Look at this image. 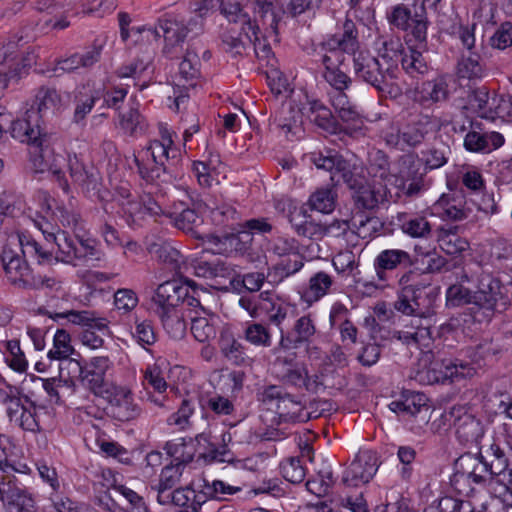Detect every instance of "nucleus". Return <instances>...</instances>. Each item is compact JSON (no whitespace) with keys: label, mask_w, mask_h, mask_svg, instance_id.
<instances>
[{"label":"nucleus","mask_w":512,"mask_h":512,"mask_svg":"<svg viewBox=\"0 0 512 512\" xmlns=\"http://www.w3.org/2000/svg\"><path fill=\"white\" fill-rule=\"evenodd\" d=\"M398 284L399 290L393 307L397 312L415 318L403 330L394 331L392 337L409 347L427 348L431 343L432 333L430 325L424 321L432 313L440 289L413 270L403 273Z\"/></svg>","instance_id":"1"},{"label":"nucleus","mask_w":512,"mask_h":512,"mask_svg":"<svg viewBox=\"0 0 512 512\" xmlns=\"http://www.w3.org/2000/svg\"><path fill=\"white\" fill-rule=\"evenodd\" d=\"M45 238L47 242L56 245L55 261L57 262L77 266L100 260L96 242L91 238L72 237L65 231H58L56 234L48 233Z\"/></svg>","instance_id":"2"},{"label":"nucleus","mask_w":512,"mask_h":512,"mask_svg":"<svg viewBox=\"0 0 512 512\" xmlns=\"http://www.w3.org/2000/svg\"><path fill=\"white\" fill-rule=\"evenodd\" d=\"M31 163L35 172H50L59 183V186L65 191H69L68 181L65 179L62 170L67 159L56 152L53 138L45 134L31 149Z\"/></svg>","instance_id":"3"},{"label":"nucleus","mask_w":512,"mask_h":512,"mask_svg":"<svg viewBox=\"0 0 512 512\" xmlns=\"http://www.w3.org/2000/svg\"><path fill=\"white\" fill-rule=\"evenodd\" d=\"M476 306L489 316L506 310L510 304L509 290L502 281L490 273L477 275Z\"/></svg>","instance_id":"4"},{"label":"nucleus","mask_w":512,"mask_h":512,"mask_svg":"<svg viewBox=\"0 0 512 512\" xmlns=\"http://www.w3.org/2000/svg\"><path fill=\"white\" fill-rule=\"evenodd\" d=\"M355 77L367 83L381 93H391L392 81L396 75L392 70L383 67L380 60L367 51H359L353 56Z\"/></svg>","instance_id":"5"},{"label":"nucleus","mask_w":512,"mask_h":512,"mask_svg":"<svg viewBox=\"0 0 512 512\" xmlns=\"http://www.w3.org/2000/svg\"><path fill=\"white\" fill-rule=\"evenodd\" d=\"M111 361L106 356L93 357L90 362L82 366L75 359L67 361V369L73 377H78L82 385L88 388L96 396H104L112 386L105 380Z\"/></svg>","instance_id":"6"},{"label":"nucleus","mask_w":512,"mask_h":512,"mask_svg":"<svg viewBox=\"0 0 512 512\" xmlns=\"http://www.w3.org/2000/svg\"><path fill=\"white\" fill-rule=\"evenodd\" d=\"M260 402L275 404L276 413L285 422H305L309 413L305 411L302 401L283 391L280 386L269 385L257 394Z\"/></svg>","instance_id":"7"},{"label":"nucleus","mask_w":512,"mask_h":512,"mask_svg":"<svg viewBox=\"0 0 512 512\" xmlns=\"http://www.w3.org/2000/svg\"><path fill=\"white\" fill-rule=\"evenodd\" d=\"M269 250L276 256L283 258L275 264L270 275L275 281L294 275L303 267V257L299 251V243L295 238L277 236L269 244Z\"/></svg>","instance_id":"8"},{"label":"nucleus","mask_w":512,"mask_h":512,"mask_svg":"<svg viewBox=\"0 0 512 512\" xmlns=\"http://www.w3.org/2000/svg\"><path fill=\"white\" fill-rule=\"evenodd\" d=\"M186 445L184 443L180 444H172L167 443L166 449L167 453L174 457L176 463L166 465L160 475H159V483L155 487L157 491V495L163 493H169L172 490L176 489V487L181 484L182 478L185 474V468L188 463L193 460V453L184 451L179 454L180 450H184Z\"/></svg>","instance_id":"9"},{"label":"nucleus","mask_w":512,"mask_h":512,"mask_svg":"<svg viewBox=\"0 0 512 512\" xmlns=\"http://www.w3.org/2000/svg\"><path fill=\"white\" fill-rule=\"evenodd\" d=\"M474 374V368L468 363L454 362L450 359L434 357L426 370L419 373L420 380L428 384L444 382L448 379H461Z\"/></svg>","instance_id":"10"},{"label":"nucleus","mask_w":512,"mask_h":512,"mask_svg":"<svg viewBox=\"0 0 512 512\" xmlns=\"http://www.w3.org/2000/svg\"><path fill=\"white\" fill-rule=\"evenodd\" d=\"M0 501L6 512H35L34 499L13 475L0 476Z\"/></svg>","instance_id":"11"},{"label":"nucleus","mask_w":512,"mask_h":512,"mask_svg":"<svg viewBox=\"0 0 512 512\" xmlns=\"http://www.w3.org/2000/svg\"><path fill=\"white\" fill-rule=\"evenodd\" d=\"M442 419L455 427L456 435L463 443L477 442L483 436L481 421L468 413L463 406H453L442 415Z\"/></svg>","instance_id":"12"},{"label":"nucleus","mask_w":512,"mask_h":512,"mask_svg":"<svg viewBox=\"0 0 512 512\" xmlns=\"http://www.w3.org/2000/svg\"><path fill=\"white\" fill-rule=\"evenodd\" d=\"M395 176L408 196L418 194L424 188V172H421V162L415 153H405L394 163Z\"/></svg>","instance_id":"13"},{"label":"nucleus","mask_w":512,"mask_h":512,"mask_svg":"<svg viewBox=\"0 0 512 512\" xmlns=\"http://www.w3.org/2000/svg\"><path fill=\"white\" fill-rule=\"evenodd\" d=\"M102 397L108 401L110 415L118 421H131L141 415L142 409L127 387L113 386Z\"/></svg>","instance_id":"14"},{"label":"nucleus","mask_w":512,"mask_h":512,"mask_svg":"<svg viewBox=\"0 0 512 512\" xmlns=\"http://www.w3.org/2000/svg\"><path fill=\"white\" fill-rule=\"evenodd\" d=\"M132 30H135L137 33L147 31L151 34H154L156 38L161 36L160 31H162L165 40L163 53L169 58L178 57L177 48L184 42L189 31L188 27L185 26L182 22L172 18L159 20L158 28H147L146 26H142L138 28H132Z\"/></svg>","instance_id":"15"},{"label":"nucleus","mask_w":512,"mask_h":512,"mask_svg":"<svg viewBox=\"0 0 512 512\" xmlns=\"http://www.w3.org/2000/svg\"><path fill=\"white\" fill-rule=\"evenodd\" d=\"M170 148L158 140H152L143 152L142 159L135 156L134 162L142 179L152 182L160 177V172L166 170L165 162L169 159Z\"/></svg>","instance_id":"16"},{"label":"nucleus","mask_w":512,"mask_h":512,"mask_svg":"<svg viewBox=\"0 0 512 512\" xmlns=\"http://www.w3.org/2000/svg\"><path fill=\"white\" fill-rule=\"evenodd\" d=\"M317 330L310 315L299 317L293 327L285 332L280 328V339L278 346L275 347L274 353L279 351H289L298 349L302 346H309L315 337Z\"/></svg>","instance_id":"17"},{"label":"nucleus","mask_w":512,"mask_h":512,"mask_svg":"<svg viewBox=\"0 0 512 512\" xmlns=\"http://www.w3.org/2000/svg\"><path fill=\"white\" fill-rule=\"evenodd\" d=\"M1 261L6 277L11 284L23 289L25 286L33 284L29 280L32 272L27 261L8 241L3 248Z\"/></svg>","instance_id":"18"},{"label":"nucleus","mask_w":512,"mask_h":512,"mask_svg":"<svg viewBox=\"0 0 512 512\" xmlns=\"http://www.w3.org/2000/svg\"><path fill=\"white\" fill-rule=\"evenodd\" d=\"M379 468L378 457L371 450L360 451L344 472L343 481L350 486L368 483Z\"/></svg>","instance_id":"19"},{"label":"nucleus","mask_w":512,"mask_h":512,"mask_svg":"<svg viewBox=\"0 0 512 512\" xmlns=\"http://www.w3.org/2000/svg\"><path fill=\"white\" fill-rule=\"evenodd\" d=\"M157 502L160 505H174L182 508L180 512H205L207 510V501L201 494H196L195 490L186 485L172 490L169 493L157 495Z\"/></svg>","instance_id":"20"},{"label":"nucleus","mask_w":512,"mask_h":512,"mask_svg":"<svg viewBox=\"0 0 512 512\" xmlns=\"http://www.w3.org/2000/svg\"><path fill=\"white\" fill-rule=\"evenodd\" d=\"M418 258H413L407 251L402 249H385L381 251L373 262L376 277L381 283L388 280V271L397 268H408L415 265Z\"/></svg>","instance_id":"21"},{"label":"nucleus","mask_w":512,"mask_h":512,"mask_svg":"<svg viewBox=\"0 0 512 512\" xmlns=\"http://www.w3.org/2000/svg\"><path fill=\"white\" fill-rule=\"evenodd\" d=\"M501 102L504 100L496 95L491 97L484 86L472 90L467 96L468 105L478 116L491 121L501 117Z\"/></svg>","instance_id":"22"},{"label":"nucleus","mask_w":512,"mask_h":512,"mask_svg":"<svg viewBox=\"0 0 512 512\" xmlns=\"http://www.w3.org/2000/svg\"><path fill=\"white\" fill-rule=\"evenodd\" d=\"M38 116L35 112H26V117L11 122L10 134L22 143H27L31 148L41 140L42 130L37 123Z\"/></svg>","instance_id":"23"},{"label":"nucleus","mask_w":512,"mask_h":512,"mask_svg":"<svg viewBox=\"0 0 512 512\" xmlns=\"http://www.w3.org/2000/svg\"><path fill=\"white\" fill-rule=\"evenodd\" d=\"M161 320L162 326L167 334L175 339L184 338L187 331L188 312L184 307L167 308L155 310Z\"/></svg>","instance_id":"24"},{"label":"nucleus","mask_w":512,"mask_h":512,"mask_svg":"<svg viewBox=\"0 0 512 512\" xmlns=\"http://www.w3.org/2000/svg\"><path fill=\"white\" fill-rule=\"evenodd\" d=\"M187 295V286L177 280H170L160 284L152 298L155 310L175 308L181 306L180 302Z\"/></svg>","instance_id":"25"},{"label":"nucleus","mask_w":512,"mask_h":512,"mask_svg":"<svg viewBox=\"0 0 512 512\" xmlns=\"http://www.w3.org/2000/svg\"><path fill=\"white\" fill-rule=\"evenodd\" d=\"M334 283V278L330 274L324 271L314 273L309 278L307 286L300 292L302 302L306 303L308 306L318 302L330 293Z\"/></svg>","instance_id":"26"},{"label":"nucleus","mask_w":512,"mask_h":512,"mask_svg":"<svg viewBox=\"0 0 512 512\" xmlns=\"http://www.w3.org/2000/svg\"><path fill=\"white\" fill-rule=\"evenodd\" d=\"M455 467H460L469 476L474 485L484 487L491 481L486 466V459L483 456L462 455L456 460Z\"/></svg>","instance_id":"27"},{"label":"nucleus","mask_w":512,"mask_h":512,"mask_svg":"<svg viewBox=\"0 0 512 512\" xmlns=\"http://www.w3.org/2000/svg\"><path fill=\"white\" fill-rule=\"evenodd\" d=\"M219 347L223 356L234 365L244 366L252 362L248 348L229 331L221 333Z\"/></svg>","instance_id":"28"},{"label":"nucleus","mask_w":512,"mask_h":512,"mask_svg":"<svg viewBox=\"0 0 512 512\" xmlns=\"http://www.w3.org/2000/svg\"><path fill=\"white\" fill-rule=\"evenodd\" d=\"M378 59L385 62V68L392 70V75H396L398 62L404 56V48L399 38L380 37L376 42Z\"/></svg>","instance_id":"29"},{"label":"nucleus","mask_w":512,"mask_h":512,"mask_svg":"<svg viewBox=\"0 0 512 512\" xmlns=\"http://www.w3.org/2000/svg\"><path fill=\"white\" fill-rule=\"evenodd\" d=\"M67 166L72 180L84 190L95 189L98 183L96 169L92 165H86L77 155H68Z\"/></svg>","instance_id":"30"},{"label":"nucleus","mask_w":512,"mask_h":512,"mask_svg":"<svg viewBox=\"0 0 512 512\" xmlns=\"http://www.w3.org/2000/svg\"><path fill=\"white\" fill-rule=\"evenodd\" d=\"M191 266L195 276L209 280H217L218 278L233 279L235 276L234 268L220 260H197Z\"/></svg>","instance_id":"31"},{"label":"nucleus","mask_w":512,"mask_h":512,"mask_svg":"<svg viewBox=\"0 0 512 512\" xmlns=\"http://www.w3.org/2000/svg\"><path fill=\"white\" fill-rule=\"evenodd\" d=\"M429 21L427 17L426 7L414 3V22L413 25L406 30L408 43L418 46L420 49H427V30Z\"/></svg>","instance_id":"32"},{"label":"nucleus","mask_w":512,"mask_h":512,"mask_svg":"<svg viewBox=\"0 0 512 512\" xmlns=\"http://www.w3.org/2000/svg\"><path fill=\"white\" fill-rule=\"evenodd\" d=\"M37 106V116L44 117L48 114L54 115L63 107V101L60 93L52 87L39 88L35 96Z\"/></svg>","instance_id":"33"},{"label":"nucleus","mask_w":512,"mask_h":512,"mask_svg":"<svg viewBox=\"0 0 512 512\" xmlns=\"http://www.w3.org/2000/svg\"><path fill=\"white\" fill-rule=\"evenodd\" d=\"M259 307L261 314L264 313L269 321L277 327H280L287 317V305L270 292L260 293Z\"/></svg>","instance_id":"34"},{"label":"nucleus","mask_w":512,"mask_h":512,"mask_svg":"<svg viewBox=\"0 0 512 512\" xmlns=\"http://www.w3.org/2000/svg\"><path fill=\"white\" fill-rule=\"evenodd\" d=\"M168 216L171 223L179 230L197 239L202 237L199 228L203 224V219L194 209L186 208L179 213H170Z\"/></svg>","instance_id":"35"},{"label":"nucleus","mask_w":512,"mask_h":512,"mask_svg":"<svg viewBox=\"0 0 512 512\" xmlns=\"http://www.w3.org/2000/svg\"><path fill=\"white\" fill-rule=\"evenodd\" d=\"M437 241L440 248L448 255H457L466 251L469 243L466 239L457 234V227L444 228L437 230Z\"/></svg>","instance_id":"36"},{"label":"nucleus","mask_w":512,"mask_h":512,"mask_svg":"<svg viewBox=\"0 0 512 512\" xmlns=\"http://www.w3.org/2000/svg\"><path fill=\"white\" fill-rule=\"evenodd\" d=\"M309 118L319 128L335 134L342 131L331 110L319 101L310 102Z\"/></svg>","instance_id":"37"},{"label":"nucleus","mask_w":512,"mask_h":512,"mask_svg":"<svg viewBox=\"0 0 512 512\" xmlns=\"http://www.w3.org/2000/svg\"><path fill=\"white\" fill-rule=\"evenodd\" d=\"M383 194L375 185L365 179L353 190L352 198L358 208L373 210L383 201Z\"/></svg>","instance_id":"38"},{"label":"nucleus","mask_w":512,"mask_h":512,"mask_svg":"<svg viewBox=\"0 0 512 512\" xmlns=\"http://www.w3.org/2000/svg\"><path fill=\"white\" fill-rule=\"evenodd\" d=\"M98 99L99 93L96 90L88 86L81 87L75 95L73 122L78 124L84 121Z\"/></svg>","instance_id":"39"},{"label":"nucleus","mask_w":512,"mask_h":512,"mask_svg":"<svg viewBox=\"0 0 512 512\" xmlns=\"http://www.w3.org/2000/svg\"><path fill=\"white\" fill-rule=\"evenodd\" d=\"M207 316L200 314V310L188 312V318L191 322V333L197 341L202 343L208 342L216 336L214 324L210 322Z\"/></svg>","instance_id":"40"},{"label":"nucleus","mask_w":512,"mask_h":512,"mask_svg":"<svg viewBox=\"0 0 512 512\" xmlns=\"http://www.w3.org/2000/svg\"><path fill=\"white\" fill-rule=\"evenodd\" d=\"M436 205L442 209V215L449 220L460 221L469 215L462 195H443Z\"/></svg>","instance_id":"41"},{"label":"nucleus","mask_w":512,"mask_h":512,"mask_svg":"<svg viewBox=\"0 0 512 512\" xmlns=\"http://www.w3.org/2000/svg\"><path fill=\"white\" fill-rule=\"evenodd\" d=\"M242 30L246 40L253 44L255 56L260 60H268L273 54L272 48L266 38L260 35L259 25L247 20V27H242Z\"/></svg>","instance_id":"42"},{"label":"nucleus","mask_w":512,"mask_h":512,"mask_svg":"<svg viewBox=\"0 0 512 512\" xmlns=\"http://www.w3.org/2000/svg\"><path fill=\"white\" fill-rule=\"evenodd\" d=\"M427 397L423 393L419 392H408L403 395V399L399 401H393L391 408L395 412H405L412 416L421 413L423 410L428 411Z\"/></svg>","instance_id":"43"},{"label":"nucleus","mask_w":512,"mask_h":512,"mask_svg":"<svg viewBox=\"0 0 512 512\" xmlns=\"http://www.w3.org/2000/svg\"><path fill=\"white\" fill-rule=\"evenodd\" d=\"M329 39L339 42L347 55L354 56L359 52L358 31L356 24L351 19L346 18L343 22L342 32L332 35Z\"/></svg>","instance_id":"44"},{"label":"nucleus","mask_w":512,"mask_h":512,"mask_svg":"<svg viewBox=\"0 0 512 512\" xmlns=\"http://www.w3.org/2000/svg\"><path fill=\"white\" fill-rule=\"evenodd\" d=\"M248 4L253 11L254 20L252 23L257 24L258 21L264 22L265 18L271 15L270 27L276 30L281 20L280 11H276L274 8V0H249Z\"/></svg>","instance_id":"45"},{"label":"nucleus","mask_w":512,"mask_h":512,"mask_svg":"<svg viewBox=\"0 0 512 512\" xmlns=\"http://www.w3.org/2000/svg\"><path fill=\"white\" fill-rule=\"evenodd\" d=\"M457 73L461 78H481L484 74V66L481 63L479 54L468 52L467 55H462L457 65Z\"/></svg>","instance_id":"46"},{"label":"nucleus","mask_w":512,"mask_h":512,"mask_svg":"<svg viewBox=\"0 0 512 512\" xmlns=\"http://www.w3.org/2000/svg\"><path fill=\"white\" fill-rule=\"evenodd\" d=\"M407 149L419 146L430 130V122L426 117L411 121L404 125Z\"/></svg>","instance_id":"47"},{"label":"nucleus","mask_w":512,"mask_h":512,"mask_svg":"<svg viewBox=\"0 0 512 512\" xmlns=\"http://www.w3.org/2000/svg\"><path fill=\"white\" fill-rule=\"evenodd\" d=\"M427 49H420L418 46L409 47V53H404L401 58L402 68L410 75L424 74L428 71V65L423 57Z\"/></svg>","instance_id":"48"},{"label":"nucleus","mask_w":512,"mask_h":512,"mask_svg":"<svg viewBox=\"0 0 512 512\" xmlns=\"http://www.w3.org/2000/svg\"><path fill=\"white\" fill-rule=\"evenodd\" d=\"M221 41L224 51L233 57L244 55L249 43L245 38L242 28L240 31H236L233 28L226 30L221 36Z\"/></svg>","instance_id":"49"},{"label":"nucleus","mask_w":512,"mask_h":512,"mask_svg":"<svg viewBox=\"0 0 512 512\" xmlns=\"http://www.w3.org/2000/svg\"><path fill=\"white\" fill-rule=\"evenodd\" d=\"M120 127L130 136H137L145 133L147 123L138 108L131 107L127 112L120 114Z\"/></svg>","instance_id":"50"},{"label":"nucleus","mask_w":512,"mask_h":512,"mask_svg":"<svg viewBox=\"0 0 512 512\" xmlns=\"http://www.w3.org/2000/svg\"><path fill=\"white\" fill-rule=\"evenodd\" d=\"M380 137L389 148L400 151L408 150L404 125L401 126L396 122H389L382 128Z\"/></svg>","instance_id":"51"},{"label":"nucleus","mask_w":512,"mask_h":512,"mask_svg":"<svg viewBox=\"0 0 512 512\" xmlns=\"http://www.w3.org/2000/svg\"><path fill=\"white\" fill-rule=\"evenodd\" d=\"M199 447L203 448V451L199 452V458H202L206 462H225L227 461L226 455L228 450L226 446L218 447L210 439V436L206 434H199L196 437Z\"/></svg>","instance_id":"52"},{"label":"nucleus","mask_w":512,"mask_h":512,"mask_svg":"<svg viewBox=\"0 0 512 512\" xmlns=\"http://www.w3.org/2000/svg\"><path fill=\"white\" fill-rule=\"evenodd\" d=\"M74 348L71 345V338L64 329H58L53 338V348L48 352V358L51 360H70L69 356L73 354Z\"/></svg>","instance_id":"53"},{"label":"nucleus","mask_w":512,"mask_h":512,"mask_svg":"<svg viewBox=\"0 0 512 512\" xmlns=\"http://www.w3.org/2000/svg\"><path fill=\"white\" fill-rule=\"evenodd\" d=\"M402 231L412 238L429 239L433 225L425 216L415 215L403 222Z\"/></svg>","instance_id":"54"},{"label":"nucleus","mask_w":512,"mask_h":512,"mask_svg":"<svg viewBox=\"0 0 512 512\" xmlns=\"http://www.w3.org/2000/svg\"><path fill=\"white\" fill-rule=\"evenodd\" d=\"M337 115L342 122L345 123V127L342 128L343 132L349 136H356L363 133L365 122L354 104L339 111Z\"/></svg>","instance_id":"55"},{"label":"nucleus","mask_w":512,"mask_h":512,"mask_svg":"<svg viewBox=\"0 0 512 512\" xmlns=\"http://www.w3.org/2000/svg\"><path fill=\"white\" fill-rule=\"evenodd\" d=\"M322 49L324 50L322 63L325 68H339L345 63V55H347V53L344 51L343 47L340 46L339 42H335L328 38L323 42Z\"/></svg>","instance_id":"56"},{"label":"nucleus","mask_w":512,"mask_h":512,"mask_svg":"<svg viewBox=\"0 0 512 512\" xmlns=\"http://www.w3.org/2000/svg\"><path fill=\"white\" fill-rule=\"evenodd\" d=\"M422 161L425 169L433 170L444 166L448 161L450 149L443 143L433 145L422 151Z\"/></svg>","instance_id":"57"},{"label":"nucleus","mask_w":512,"mask_h":512,"mask_svg":"<svg viewBox=\"0 0 512 512\" xmlns=\"http://www.w3.org/2000/svg\"><path fill=\"white\" fill-rule=\"evenodd\" d=\"M308 203L312 210L328 214L335 209L336 194L329 188L318 189L310 196Z\"/></svg>","instance_id":"58"},{"label":"nucleus","mask_w":512,"mask_h":512,"mask_svg":"<svg viewBox=\"0 0 512 512\" xmlns=\"http://www.w3.org/2000/svg\"><path fill=\"white\" fill-rule=\"evenodd\" d=\"M476 290L471 291L461 283L451 285L446 291L447 305L450 307H459L468 304L476 306Z\"/></svg>","instance_id":"59"},{"label":"nucleus","mask_w":512,"mask_h":512,"mask_svg":"<svg viewBox=\"0 0 512 512\" xmlns=\"http://www.w3.org/2000/svg\"><path fill=\"white\" fill-rule=\"evenodd\" d=\"M246 341L257 347H270L272 335L268 327L261 323H249L244 330Z\"/></svg>","instance_id":"60"},{"label":"nucleus","mask_w":512,"mask_h":512,"mask_svg":"<svg viewBox=\"0 0 512 512\" xmlns=\"http://www.w3.org/2000/svg\"><path fill=\"white\" fill-rule=\"evenodd\" d=\"M179 76L186 82L200 77V60L196 51L187 49L179 64Z\"/></svg>","instance_id":"61"},{"label":"nucleus","mask_w":512,"mask_h":512,"mask_svg":"<svg viewBox=\"0 0 512 512\" xmlns=\"http://www.w3.org/2000/svg\"><path fill=\"white\" fill-rule=\"evenodd\" d=\"M70 322L79 324L85 328L96 327L97 331L104 333L108 329V321L102 317H95L89 311H70L65 315Z\"/></svg>","instance_id":"62"},{"label":"nucleus","mask_w":512,"mask_h":512,"mask_svg":"<svg viewBox=\"0 0 512 512\" xmlns=\"http://www.w3.org/2000/svg\"><path fill=\"white\" fill-rule=\"evenodd\" d=\"M334 175H339L350 190H354L365 180V177L358 171V168L355 165H351L344 158L338 163Z\"/></svg>","instance_id":"63"},{"label":"nucleus","mask_w":512,"mask_h":512,"mask_svg":"<svg viewBox=\"0 0 512 512\" xmlns=\"http://www.w3.org/2000/svg\"><path fill=\"white\" fill-rule=\"evenodd\" d=\"M280 471L282 476L293 484L301 483L306 475L299 457H289L281 462Z\"/></svg>","instance_id":"64"}]
</instances>
